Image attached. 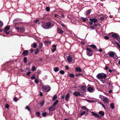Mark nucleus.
I'll return each instance as SVG.
<instances>
[{
  "label": "nucleus",
  "instance_id": "nucleus-1",
  "mask_svg": "<svg viewBox=\"0 0 120 120\" xmlns=\"http://www.w3.org/2000/svg\"><path fill=\"white\" fill-rule=\"evenodd\" d=\"M106 77V74L103 73H98L96 77L99 79H105Z\"/></svg>",
  "mask_w": 120,
  "mask_h": 120
},
{
  "label": "nucleus",
  "instance_id": "nucleus-2",
  "mask_svg": "<svg viewBox=\"0 0 120 120\" xmlns=\"http://www.w3.org/2000/svg\"><path fill=\"white\" fill-rule=\"evenodd\" d=\"M108 55L111 57H113V58L117 59L118 57L116 54L114 52L110 51L108 53Z\"/></svg>",
  "mask_w": 120,
  "mask_h": 120
},
{
  "label": "nucleus",
  "instance_id": "nucleus-3",
  "mask_svg": "<svg viewBox=\"0 0 120 120\" xmlns=\"http://www.w3.org/2000/svg\"><path fill=\"white\" fill-rule=\"evenodd\" d=\"M43 28L45 29H49L52 27V26L51 25L50 22H49L47 23L46 24L42 26Z\"/></svg>",
  "mask_w": 120,
  "mask_h": 120
},
{
  "label": "nucleus",
  "instance_id": "nucleus-4",
  "mask_svg": "<svg viewBox=\"0 0 120 120\" xmlns=\"http://www.w3.org/2000/svg\"><path fill=\"white\" fill-rule=\"evenodd\" d=\"M42 89L44 91L48 92L50 90L51 87L49 86H43Z\"/></svg>",
  "mask_w": 120,
  "mask_h": 120
},
{
  "label": "nucleus",
  "instance_id": "nucleus-5",
  "mask_svg": "<svg viewBox=\"0 0 120 120\" xmlns=\"http://www.w3.org/2000/svg\"><path fill=\"white\" fill-rule=\"evenodd\" d=\"M15 29L18 32H23L25 31L24 28L23 27L16 26L15 27Z\"/></svg>",
  "mask_w": 120,
  "mask_h": 120
},
{
  "label": "nucleus",
  "instance_id": "nucleus-6",
  "mask_svg": "<svg viewBox=\"0 0 120 120\" xmlns=\"http://www.w3.org/2000/svg\"><path fill=\"white\" fill-rule=\"evenodd\" d=\"M10 27L9 26H7L5 27L4 30V31L7 34H8L9 33V30Z\"/></svg>",
  "mask_w": 120,
  "mask_h": 120
},
{
  "label": "nucleus",
  "instance_id": "nucleus-7",
  "mask_svg": "<svg viewBox=\"0 0 120 120\" xmlns=\"http://www.w3.org/2000/svg\"><path fill=\"white\" fill-rule=\"evenodd\" d=\"M79 87L81 89V91L82 92H85L86 91V87L85 86L82 85L80 86Z\"/></svg>",
  "mask_w": 120,
  "mask_h": 120
},
{
  "label": "nucleus",
  "instance_id": "nucleus-8",
  "mask_svg": "<svg viewBox=\"0 0 120 120\" xmlns=\"http://www.w3.org/2000/svg\"><path fill=\"white\" fill-rule=\"evenodd\" d=\"M111 34L112 36L115 39H117V38H119V35L115 33H110Z\"/></svg>",
  "mask_w": 120,
  "mask_h": 120
},
{
  "label": "nucleus",
  "instance_id": "nucleus-9",
  "mask_svg": "<svg viewBox=\"0 0 120 120\" xmlns=\"http://www.w3.org/2000/svg\"><path fill=\"white\" fill-rule=\"evenodd\" d=\"M67 60L68 63H70L72 62V56L69 55L67 57Z\"/></svg>",
  "mask_w": 120,
  "mask_h": 120
},
{
  "label": "nucleus",
  "instance_id": "nucleus-10",
  "mask_svg": "<svg viewBox=\"0 0 120 120\" xmlns=\"http://www.w3.org/2000/svg\"><path fill=\"white\" fill-rule=\"evenodd\" d=\"M91 113L94 116L99 119H101V117L99 116L97 113H95L94 112H92Z\"/></svg>",
  "mask_w": 120,
  "mask_h": 120
},
{
  "label": "nucleus",
  "instance_id": "nucleus-11",
  "mask_svg": "<svg viewBox=\"0 0 120 120\" xmlns=\"http://www.w3.org/2000/svg\"><path fill=\"white\" fill-rule=\"evenodd\" d=\"M103 101L106 104H108L109 103V100L106 97H105L103 98Z\"/></svg>",
  "mask_w": 120,
  "mask_h": 120
},
{
  "label": "nucleus",
  "instance_id": "nucleus-12",
  "mask_svg": "<svg viewBox=\"0 0 120 120\" xmlns=\"http://www.w3.org/2000/svg\"><path fill=\"white\" fill-rule=\"evenodd\" d=\"M73 94L76 96H78L81 95L80 92L78 91H74L73 93Z\"/></svg>",
  "mask_w": 120,
  "mask_h": 120
},
{
  "label": "nucleus",
  "instance_id": "nucleus-13",
  "mask_svg": "<svg viewBox=\"0 0 120 120\" xmlns=\"http://www.w3.org/2000/svg\"><path fill=\"white\" fill-rule=\"evenodd\" d=\"M88 91L90 92H92L94 91V89L93 87H89L87 89Z\"/></svg>",
  "mask_w": 120,
  "mask_h": 120
},
{
  "label": "nucleus",
  "instance_id": "nucleus-14",
  "mask_svg": "<svg viewBox=\"0 0 120 120\" xmlns=\"http://www.w3.org/2000/svg\"><path fill=\"white\" fill-rule=\"evenodd\" d=\"M67 12L65 11L62 13L61 14L60 17L62 18H64L65 16L66 15V13Z\"/></svg>",
  "mask_w": 120,
  "mask_h": 120
},
{
  "label": "nucleus",
  "instance_id": "nucleus-15",
  "mask_svg": "<svg viewBox=\"0 0 120 120\" xmlns=\"http://www.w3.org/2000/svg\"><path fill=\"white\" fill-rule=\"evenodd\" d=\"M75 71L78 72H81L82 71L81 68L79 67H77L75 68Z\"/></svg>",
  "mask_w": 120,
  "mask_h": 120
},
{
  "label": "nucleus",
  "instance_id": "nucleus-16",
  "mask_svg": "<svg viewBox=\"0 0 120 120\" xmlns=\"http://www.w3.org/2000/svg\"><path fill=\"white\" fill-rule=\"evenodd\" d=\"M55 108L54 106L52 105V106L49 107V110L50 111H51L54 110Z\"/></svg>",
  "mask_w": 120,
  "mask_h": 120
},
{
  "label": "nucleus",
  "instance_id": "nucleus-17",
  "mask_svg": "<svg viewBox=\"0 0 120 120\" xmlns=\"http://www.w3.org/2000/svg\"><path fill=\"white\" fill-rule=\"evenodd\" d=\"M69 98V93H67L66 95L65 98V100L67 101H68Z\"/></svg>",
  "mask_w": 120,
  "mask_h": 120
},
{
  "label": "nucleus",
  "instance_id": "nucleus-18",
  "mask_svg": "<svg viewBox=\"0 0 120 120\" xmlns=\"http://www.w3.org/2000/svg\"><path fill=\"white\" fill-rule=\"evenodd\" d=\"M57 32L59 34H62L64 32L61 29H59V28H58L57 29Z\"/></svg>",
  "mask_w": 120,
  "mask_h": 120
},
{
  "label": "nucleus",
  "instance_id": "nucleus-19",
  "mask_svg": "<svg viewBox=\"0 0 120 120\" xmlns=\"http://www.w3.org/2000/svg\"><path fill=\"white\" fill-rule=\"evenodd\" d=\"M28 50H25L23 52L22 54L25 56H26L28 54Z\"/></svg>",
  "mask_w": 120,
  "mask_h": 120
},
{
  "label": "nucleus",
  "instance_id": "nucleus-20",
  "mask_svg": "<svg viewBox=\"0 0 120 120\" xmlns=\"http://www.w3.org/2000/svg\"><path fill=\"white\" fill-rule=\"evenodd\" d=\"M89 20L90 21H92L94 23L96 22L97 21V19L95 18L93 19L90 18L89 19Z\"/></svg>",
  "mask_w": 120,
  "mask_h": 120
},
{
  "label": "nucleus",
  "instance_id": "nucleus-21",
  "mask_svg": "<svg viewBox=\"0 0 120 120\" xmlns=\"http://www.w3.org/2000/svg\"><path fill=\"white\" fill-rule=\"evenodd\" d=\"M99 114L100 115L102 116H103L104 115V112L102 111H101L99 112Z\"/></svg>",
  "mask_w": 120,
  "mask_h": 120
},
{
  "label": "nucleus",
  "instance_id": "nucleus-22",
  "mask_svg": "<svg viewBox=\"0 0 120 120\" xmlns=\"http://www.w3.org/2000/svg\"><path fill=\"white\" fill-rule=\"evenodd\" d=\"M92 52H86V53L87 55L89 56H91L93 55V53Z\"/></svg>",
  "mask_w": 120,
  "mask_h": 120
},
{
  "label": "nucleus",
  "instance_id": "nucleus-23",
  "mask_svg": "<svg viewBox=\"0 0 120 120\" xmlns=\"http://www.w3.org/2000/svg\"><path fill=\"white\" fill-rule=\"evenodd\" d=\"M81 19L82 20L83 22H85L88 20V19L86 18H84L83 17H81Z\"/></svg>",
  "mask_w": 120,
  "mask_h": 120
},
{
  "label": "nucleus",
  "instance_id": "nucleus-24",
  "mask_svg": "<svg viewBox=\"0 0 120 120\" xmlns=\"http://www.w3.org/2000/svg\"><path fill=\"white\" fill-rule=\"evenodd\" d=\"M37 44L36 43H34L31 45V46L34 48H35L37 46Z\"/></svg>",
  "mask_w": 120,
  "mask_h": 120
},
{
  "label": "nucleus",
  "instance_id": "nucleus-25",
  "mask_svg": "<svg viewBox=\"0 0 120 120\" xmlns=\"http://www.w3.org/2000/svg\"><path fill=\"white\" fill-rule=\"evenodd\" d=\"M57 98V95L55 94L54 95L53 97L52 101H54Z\"/></svg>",
  "mask_w": 120,
  "mask_h": 120
},
{
  "label": "nucleus",
  "instance_id": "nucleus-26",
  "mask_svg": "<svg viewBox=\"0 0 120 120\" xmlns=\"http://www.w3.org/2000/svg\"><path fill=\"white\" fill-rule=\"evenodd\" d=\"M110 107L111 108L113 109L114 108V105L113 103L111 104L110 105Z\"/></svg>",
  "mask_w": 120,
  "mask_h": 120
},
{
  "label": "nucleus",
  "instance_id": "nucleus-27",
  "mask_svg": "<svg viewBox=\"0 0 120 120\" xmlns=\"http://www.w3.org/2000/svg\"><path fill=\"white\" fill-rule=\"evenodd\" d=\"M90 46L92 47L94 50H96L97 49V48L96 46L94 45H92Z\"/></svg>",
  "mask_w": 120,
  "mask_h": 120
},
{
  "label": "nucleus",
  "instance_id": "nucleus-28",
  "mask_svg": "<svg viewBox=\"0 0 120 120\" xmlns=\"http://www.w3.org/2000/svg\"><path fill=\"white\" fill-rule=\"evenodd\" d=\"M59 70V68L57 67H56L54 69V71L55 72H57Z\"/></svg>",
  "mask_w": 120,
  "mask_h": 120
},
{
  "label": "nucleus",
  "instance_id": "nucleus-29",
  "mask_svg": "<svg viewBox=\"0 0 120 120\" xmlns=\"http://www.w3.org/2000/svg\"><path fill=\"white\" fill-rule=\"evenodd\" d=\"M86 50L87 51V52H92L93 51L90 48H87L86 49Z\"/></svg>",
  "mask_w": 120,
  "mask_h": 120
},
{
  "label": "nucleus",
  "instance_id": "nucleus-30",
  "mask_svg": "<svg viewBox=\"0 0 120 120\" xmlns=\"http://www.w3.org/2000/svg\"><path fill=\"white\" fill-rule=\"evenodd\" d=\"M91 12V11L90 9L87 10L86 11V13L88 15L90 14Z\"/></svg>",
  "mask_w": 120,
  "mask_h": 120
},
{
  "label": "nucleus",
  "instance_id": "nucleus-31",
  "mask_svg": "<svg viewBox=\"0 0 120 120\" xmlns=\"http://www.w3.org/2000/svg\"><path fill=\"white\" fill-rule=\"evenodd\" d=\"M3 25V22L1 21H0V29Z\"/></svg>",
  "mask_w": 120,
  "mask_h": 120
},
{
  "label": "nucleus",
  "instance_id": "nucleus-32",
  "mask_svg": "<svg viewBox=\"0 0 120 120\" xmlns=\"http://www.w3.org/2000/svg\"><path fill=\"white\" fill-rule=\"evenodd\" d=\"M81 108L82 109H84L85 110H86L87 111H88V109L85 106H82V107Z\"/></svg>",
  "mask_w": 120,
  "mask_h": 120
},
{
  "label": "nucleus",
  "instance_id": "nucleus-33",
  "mask_svg": "<svg viewBox=\"0 0 120 120\" xmlns=\"http://www.w3.org/2000/svg\"><path fill=\"white\" fill-rule=\"evenodd\" d=\"M45 103V101H42L40 103V105H41V106H42L44 105Z\"/></svg>",
  "mask_w": 120,
  "mask_h": 120
},
{
  "label": "nucleus",
  "instance_id": "nucleus-34",
  "mask_svg": "<svg viewBox=\"0 0 120 120\" xmlns=\"http://www.w3.org/2000/svg\"><path fill=\"white\" fill-rule=\"evenodd\" d=\"M69 76L71 78H73L74 77V75L73 74H68Z\"/></svg>",
  "mask_w": 120,
  "mask_h": 120
},
{
  "label": "nucleus",
  "instance_id": "nucleus-35",
  "mask_svg": "<svg viewBox=\"0 0 120 120\" xmlns=\"http://www.w3.org/2000/svg\"><path fill=\"white\" fill-rule=\"evenodd\" d=\"M18 19H15L13 21V22L15 23H18Z\"/></svg>",
  "mask_w": 120,
  "mask_h": 120
},
{
  "label": "nucleus",
  "instance_id": "nucleus-36",
  "mask_svg": "<svg viewBox=\"0 0 120 120\" xmlns=\"http://www.w3.org/2000/svg\"><path fill=\"white\" fill-rule=\"evenodd\" d=\"M36 70V69L35 66H34L32 67L31 70L32 71H34Z\"/></svg>",
  "mask_w": 120,
  "mask_h": 120
},
{
  "label": "nucleus",
  "instance_id": "nucleus-37",
  "mask_svg": "<svg viewBox=\"0 0 120 120\" xmlns=\"http://www.w3.org/2000/svg\"><path fill=\"white\" fill-rule=\"evenodd\" d=\"M58 102V100H56V101L54 102L53 104V105L54 106L56 105Z\"/></svg>",
  "mask_w": 120,
  "mask_h": 120
},
{
  "label": "nucleus",
  "instance_id": "nucleus-38",
  "mask_svg": "<svg viewBox=\"0 0 120 120\" xmlns=\"http://www.w3.org/2000/svg\"><path fill=\"white\" fill-rule=\"evenodd\" d=\"M27 58L26 57H25L23 58V61L24 63H26L27 62Z\"/></svg>",
  "mask_w": 120,
  "mask_h": 120
},
{
  "label": "nucleus",
  "instance_id": "nucleus-39",
  "mask_svg": "<svg viewBox=\"0 0 120 120\" xmlns=\"http://www.w3.org/2000/svg\"><path fill=\"white\" fill-rule=\"evenodd\" d=\"M60 73L61 74L64 75L65 73L64 71L63 70H61L60 71Z\"/></svg>",
  "mask_w": 120,
  "mask_h": 120
},
{
  "label": "nucleus",
  "instance_id": "nucleus-40",
  "mask_svg": "<svg viewBox=\"0 0 120 120\" xmlns=\"http://www.w3.org/2000/svg\"><path fill=\"white\" fill-rule=\"evenodd\" d=\"M46 10L48 12H49L50 11V8L49 7H47L46 8Z\"/></svg>",
  "mask_w": 120,
  "mask_h": 120
},
{
  "label": "nucleus",
  "instance_id": "nucleus-41",
  "mask_svg": "<svg viewBox=\"0 0 120 120\" xmlns=\"http://www.w3.org/2000/svg\"><path fill=\"white\" fill-rule=\"evenodd\" d=\"M25 109H27L29 112H30V113L31 111L30 110V109L29 107L28 106H26V107Z\"/></svg>",
  "mask_w": 120,
  "mask_h": 120
},
{
  "label": "nucleus",
  "instance_id": "nucleus-42",
  "mask_svg": "<svg viewBox=\"0 0 120 120\" xmlns=\"http://www.w3.org/2000/svg\"><path fill=\"white\" fill-rule=\"evenodd\" d=\"M39 48L40 49L42 47L43 44L42 43H40L39 44Z\"/></svg>",
  "mask_w": 120,
  "mask_h": 120
},
{
  "label": "nucleus",
  "instance_id": "nucleus-43",
  "mask_svg": "<svg viewBox=\"0 0 120 120\" xmlns=\"http://www.w3.org/2000/svg\"><path fill=\"white\" fill-rule=\"evenodd\" d=\"M47 114V113L46 112H43L42 114V115L44 117H45L46 116Z\"/></svg>",
  "mask_w": 120,
  "mask_h": 120
},
{
  "label": "nucleus",
  "instance_id": "nucleus-44",
  "mask_svg": "<svg viewBox=\"0 0 120 120\" xmlns=\"http://www.w3.org/2000/svg\"><path fill=\"white\" fill-rule=\"evenodd\" d=\"M39 51V50L38 49H37L35 51V54H37L38 53Z\"/></svg>",
  "mask_w": 120,
  "mask_h": 120
},
{
  "label": "nucleus",
  "instance_id": "nucleus-45",
  "mask_svg": "<svg viewBox=\"0 0 120 120\" xmlns=\"http://www.w3.org/2000/svg\"><path fill=\"white\" fill-rule=\"evenodd\" d=\"M99 104L101 105L105 109H106V108L105 107V105L101 103H100Z\"/></svg>",
  "mask_w": 120,
  "mask_h": 120
},
{
  "label": "nucleus",
  "instance_id": "nucleus-46",
  "mask_svg": "<svg viewBox=\"0 0 120 120\" xmlns=\"http://www.w3.org/2000/svg\"><path fill=\"white\" fill-rule=\"evenodd\" d=\"M36 115L38 116H40V113L39 112H37L36 113Z\"/></svg>",
  "mask_w": 120,
  "mask_h": 120
},
{
  "label": "nucleus",
  "instance_id": "nucleus-47",
  "mask_svg": "<svg viewBox=\"0 0 120 120\" xmlns=\"http://www.w3.org/2000/svg\"><path fill=\"white\" fill-rule=\"evenodd\" d=\"M115 43L117 45L118 47L120 48V44L117 42V41H115Z\"/></svg>",
  "mask_w": 120,
  "mask_h": 120
},
{
  "label": "nucleus",
  "instance_id": "nucleus-48",
  "mask_svg": "<svg viewBox=\"0 0 120 120\" xmlns=\"http://www.w3.org/2000/svg\"><path fill=\"white\" fill-rule=\"evenodd\" d=\"M85 113H86V112L85 111H84V112H82L81 114H80L81 116H82V115H84Z\"/></svg>",
  "mask_w": 120,
  "mask_h": 120
},
{
  "label": "nucleus",
  "instance_id": "nucleus-49",
  "mask_svg": "<svg viewBox=\"0 0 120 120\" xmlns=\"http://www.w3.org/2000/svg\"><path fill=\"white\" fill-rule=\"evenodd\" d=\"M87 101L89 102H90V103H93V102H94V101H93V100H87Z\"/></svg>",
  "mask_w": 120,
  "mask_h": 120
},
{
  "label": "nucleus",
  "instance_id": "nucleus-50",
  "mask_svg": "<svg viewBox=\"0 0 120 120\" xmlns=\"http://www.w3.org/2000/svg\"><path fill=\"white\" fill-rule=\"evenodd\" d=\"M35 82L36 84H37L39 83V81L37 79H36L35 80Z\"/></svg>",
  "mask_w": 120,
  "mask_h": 120
},
{
  "label": "nucleus",
  "instance_id": "nucleus-51",
  "mask_svg": "<svg viewBox=\"0 0 120 120\" xmlns=\"http://www.w3.org/2000/svg\"><path fill=\"white\" fill-rule=\"evenodd\" d=\"M5 107L7 109L9 107V106L8 104H7L5 105Z\"/></svg>",
  "mask_w": 120,
  "mask_h": 120
},
{
  "label": "nucleus",
  "instance_id": "nucleus-52",
  "mask_svg": "<svg viewBox=\"0 0 120 120\" xmlns=\"http://www.w3.org/2000/svg\"><path fill=\"white\" fill-rule=\"evenodd\" d=\"M82 75V74L81 73L77 74L76 75V77H78L79 76H80L81 75Z\"/></svg>",
  "mask_w": 120,
  "mask_h": 120
},
{
  "label": "nucleus",
  "instance_id": "nucleus-53",
  "mask_svg": "<svg viewBox=\"0 0 120 120\" xmlns=\"http://www.w3.org/2000/svg\"><path fill=\"white\" fill-rule=\"evenodd\" d=\"M17 98L16 97H15L13 98V100L15 101H17Z\"/></svg>",
  "mask_w": 120,
  "mask_h": 120
},
{
  "label": "nucleus",
  "instance_id": "nucleus-54",
  "mask_svg": "<svg viewBox=\"0 0 120 120\" xmlns=\"http://www.w3.org/2000/svg\"><path fill=\"white\" fill-rule=\"evenodd\" d=\"M38 73V74H40L41 73V71L40 70H38L37 71Z\"/></svg>",
  "mask_w": 120,
  "mask_h": 120
},
{
  "label": "nucleus",
  "instance_id": "nucleus-55",
  "mask_svg": "<svg viewBox=\"0 0 120 120\" xmlns=\"http://www.w3.org/2000/svg\"><path fill=\"white\" fill-rule=\"evenodd\" d=\"M36 77L34 75H33V76L31 77V79H36Z\"/></svg>",
  "mask_w": 120,
  "mask_h": 120
},
{
  "label": "nucleus",
  "instance_id": "nucleus-56",
  "mask_svg": "<svg viewBox=\"0 0 120 120\" xmlns=\"http://www.w3.org/2000/svg\"><path fill=\"white\" fill-rule=\"evenodd\" d=\"M56 50V48H54L53 49H52L51 51L53 52H54Z\"/></svg>",
  "mask_w": 120,
  "mask_h": 120
},
{
  "label": "nucleus",
  "instance_id": "nucleus-57",
  "mask_svg": "<svg viewBox=\"0 0 120 120\" xmlns=\"http://www.w3.org/2000/svg\"><path fill=\"white\" fill-rule=\"evenodd\" d=\"M104 38L106 39L107 40L109 39V38L108 36H106L104 37Z\"/></svg>",
  "mask_w": 120,
  "mask_h": 120
},
{
  "label": "nucleus",
  "instance_id": "nucleus-58",
  "mask_svg": "<svg viewBox=\"0 0 120 120\" xmlns=\"http://www.w3.org/2000/svg\"><path fill=\"white\" fill-rule=\"evenodd\" d=\"M65 67L67 70H68L69 68V67L67 65L65 66Z\"/></svg>",
  "mask_w": 120,
  "mask_h": 120
},
{
  "label": "nucleus",
  "instance_id": "nucleus-59",
  "mask_svg": "<svg viewBox=\"0 0 120 120\" xmlns=\"http://www.w3.org/2000/svg\"><path fill=\"white\" fill-rule=\"evenodd\" d=\"M30 72H27L26 73V75L28 76H29L30 75Z\"/></svg>",
  "mask_w": 120,
  "mask_h": 120
},
{
  "label": "nucleus",
  "instance_id": "nucleus-60",
  "mask_svg": "<svg viewBox=\"0 0 120 120\" xmlns=\"http://www.w3.org/2000/svg\"><path fill=\"white\" fill-rule=\"evenodd\" d=\"M89 23L90 25H92L93 24V21H90L89 22Z\"/></svg>",
  "mask_w": 120,
  "mask_h": 120
},
{
  "label": "nucleus",
  "instance_id": "nucleus-61",
  "mask_svg": "<svg viewBox=\"0 0 120 120\" xmlns=\"http://www.w3.org/2000/svg\"><path fill=\"white\" fill-rule=\"evenodd\" d=\"M30 52L31 53H32L34 51V50L33 49H31L30 50Z\"/></svg>",
  "mask_w": 120,
  "mask_h": 120
},
{
  "label": "nucleus",
  "instance_id": "nucleus-62",
  "mask_svg": "<svg viewBox=\"0 0 120 120\" xmlns=\"http://www.w3.org/2000/svg\"><path fill=\"white\" fill-rule=\"evenodd\" d=\"M102 79H100V80L104 84L105 82V81L104 80L102 81Z\"/></svg>",
  "mask_w": 120,
  "mask_h": 120
},
{
  "label": "nucleus",
  "instance_id": "nucleus-63",
  "mask_svg": "<svg viewBox=\"0 0 120 120\" xmlns=\"http://www.w3.org/2000/svg\"><path fill=\"white\" fill-rule=\"evenodd\" d=\"M117 38V40L118 41L120 42V36H119V38Z\"/></svg>",
  "mask_w": 120,
  "mask_h": 120
},
{
  "label": "nucleus",
  "instance_id": "nucleus-64",
  "mask_svg": "<svg viewBox=\"0 0 120 120\" xmlns=\"http://www.w3.org/2000/svg\"><path fill=\"white\" fill-rule=\"evenodd\" d=\"M40 95L41 96H42L43 95V94L41 92H40Z\"/></svg>",
  "mask_w": 120,
  "mask_h": 120
}]
</instances>
